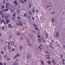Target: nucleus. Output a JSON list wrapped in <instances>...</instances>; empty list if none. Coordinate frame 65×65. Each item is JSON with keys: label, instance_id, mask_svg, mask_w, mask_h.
<instances>
[{"label": "nucleus", "instance_id": "1", "mask_svg": "<svg viewBox=\"0 0 65 65\" xmlns=\"http://www.w3.org/2000/svg\"><path fill=\"white\" fill-rule=\"evenodd\" d=\"M10 9L12 10H15V8L13 6H11L10 4L9 5Z\"/></svg>", "mask_w": 65, "mask_h": 65}, {"label": "nucleus", "instance_id": "2", "mask_svg": "<svg viewBox=\"0 0 65 65\" xmlns=\"http://www.w3.org/2000/svg\"><path fill=\"white\" fill-rule=\"evenodd\" d=\"M59 35V33L58 31H56V37H58Z\"/></svg>", "mask_w": 65, "mask_h": 65}, {"label": "nucleus", "instance_id": "3", "mask_svg": "<svg viewBox=\"0 0 65 65\" xmlns=\"http://www.w3.org/2000/svg\"><path fill=\"white\" fill-rule=\"evenodd\" d=\"M7 19H8V15H6L5 16V19L6 20H7Z\"/></svg>", "mask_w": 65, "mask_h": 65}, {"label": "nucleus", "instance_id": "4", "mask_svg": "<svg viewBox=\"0 0 65 65\" xmlns=\"http://www.w3.org/2000/svg\"><path fill=\"white\" fill-rule=\"evenodd\" d=\"M17 0H16V1H14L13 2V3H15V6H17Z\"/></svg>", "mask_w": 65, "mask_h": 65}, {"label": "nucleus", "instance_id": "5", "mask_svg": "<svg viewBox=\"0 0 65 65\" xmlns=\"http://www.w3.org/2000/svg\"><path fill=\"white\" fill-rule=\"evenodd\" d=\"M21 23V22H17V24L19 26L20 25V24Z\"/></svg>", "mask_w": 65, "mask_h": 65}, {"label": "nucleus", "instance_id": "6", "mask_svg": "<svg viewBox=\"0 0 65 65\" xmlns=\"http://www.w3.org/2000/svg\"><path fill=\"white\" fill-rule=\"evenodd\" d=\"M19 1L21 2V3H22V4H23V3H24L25 2H23V1L22 0H19Z\"/></svg>", "mask_w": 65, "mask_h": 65}, {"label": "nucleus", "instance_id": "7", "mask_svg": "<svg viewBox=\"0 0 65 65\" xmlns=\"http://www.w3.org/2000/svg\"><path fill=\"white\" fill-rule=\"evenodd\" d=\"M30 56V55L29 54H28L27 57V59H28V60H30V58H29V57Z\"/></svg>", "mask_w": 65, "mask_h": 65}, {"label": "nucleus", "instance_id": "8", "mask_svg": "<svg viewBox=\"0 0 65 65\" xmlns=\"http://www.w3.org/2000/svg\"><path fill=\"white\" fill-rule=\"evenodd\" d=\"M41 62L42 65H44V62L43 61L41 60Z\"/></svg>", "mask_w": 65, "mask_h": 65}, {"label": "nucleus", "instance_id": "9", "mask_svg": "<svg viewBox=\"0 0 65 65\" xmlns=\"http://www.w3.org/2000/svg\"><path fill=\"white\" fill-rule=\"evenodd\" d=\"M46 58H47V59H50V56H49L48 55H47L46 56Z\"/></svg>", "mask_w": 65, "mask_h": 65}, {"label": "nucleus", "instance_id": "10", "mask_svg": "<svg viewBox=\"0 0 65 65\" xmlns=\"http://www.w3.org/2000/svg\"><path fill=\"white\" fill-rule=\"evenodd\" d=\"M17 12L19 14V13H20V11L18 9L17 10Z\"/></svg>", "mask_w": 65, "mask_h": 65}, {"label": "nucleus", "instance_id": "11", "mask_svg": "<svg viewBox=\"0 0 65 65\" xmlns=\"http://www.w3.org/2000/svg\"><path fill=\"white\" fill-rule=\"evenodd\" d=\"M6 23H9V22L10 21H9V19H7L6 20Z\"/></svg>", "mask_w": 65, "mask_h": 65}, {"label": "nucleus", "instance_id": "12", "mask_svg": "<svg viewBox=\"0 0 65 65\" xmlns=\"http://www.w3.org/2000/svg\"><path fill=\"white\" fill-rule=\"evenodd\" d=\"M48 5L49 7H51V6H52L53 4H52V3H50L48 4Z\"/></svg>", "mask_w": 65, "mask_h": 65}, {"label": "nucleus", "instance_id": "13", "mask_svg": "<svg viewBox=\"0 0 65 65\" xmlns=\"http://www.w3.org/2000/svg\"><path fill=\"white\" fill-rule=\"evenodd\" d=\"M47 62L49 64H51V62L50 61H47Z\"/></svg>", "mask_w": 65, "mask_h": 65}, {"label": "nucleus", "instance_id": "14", "mask_svg": "<svg viewBox=\"0 0 65 65\" xmlns=\"http://www.w3.org/2000/svg\"><path fill=\"white\" fill-rule=\"evenodd\" d=\"M49 46L50 47H53V46H52V45L51 44H49Z\"/></svg>", "mask_w": 65, "mask_h": 65}, {"label": "nucleus", "instance_id": "15", "mask_svg": "<svg viewBox=\"0 0 65 65\" xmlns=\"http://www.w3.org/2000/svg\"><path fill=\"white\" fill-rule=\"evenodd\" d=\"M19 62V60L18 59H17L16 60L15 62Z\"/></svg>", "mask_w": 65, "mask_h": 65}, {"label": "nucleus", "instance_id": "16", "mask_svg": "<svg viewBox=\"0 0 65 65\" xmlns=\"http://www.w3.org/2000/svg\"><path fill=\"white\" fill-rule=\"evenodd\" d=\"M56 43L57 45H60V44L58 42L57 43V42H56Z\"/></svg>", "mask_w": 65, "mask_h": 65}, {"label": "nucleus", "instance_id": "17", "mask_svg": "<svg viewBox=\"0 0 65 65\" xmlns=\"http://www.w3.org/2000/svg\"><path fill=\"white\" fill-rule=\"evenodd\" d=\"M13 65H18V64L17 63H14Z\"/></svg>", "mask_w": 65, "mask_h": 65}, {"label": "nucleus", "instance_id": "18", "mask_svg": "<svg viewBox=\"0 0 65 65\" xmlns=\"http://www.w3.org/2000/svg\"><path fill=\"white\" fill-rule=\"evenodd\" d=\"M33 35L32 34H31L30 36V38H31V37H33Z\"/></svg>", "mask_w": 65, "mask_h": 65}, {"label": "nucleus", "instance_id": "19", "mask_svg": "<svg viewBox=\"0 0 65 65\" xmlns=\"http://www.w3.org/2000/svg\"><path fill=\"white\" fill-rule=\"evenodd\" d=\"M5 2V0H3L2 2V3H3V4H4V3Z\"/></svg>", "mask_w": 65, "mask_h": 65}, {"label": "nucleus", "instance_id": "20", "mask_svg": "<svg viewBox=\"0 0 65 65\" xmlns=\"http://www.w3.org/2000/svg\"><path fill=\"white\" fill-rule=\"evenodd\" d=\"M8 11V9H5V11Z\"/></svg>", "mask_w": 65, "mask_h": 65}, {"label": "nucleus", "instance_id": "21", "mask_svg": "<svg viewBox=\"0 0 65 65\" xmlns=\"http://www.w3.org/2000/svg\"><path fill=\"white\" fill-rule=\"evenodd\" d=\"M41 41H42V39H40L39 40V42H40Z\"/></svg>", "mask_w": 65, "mask_h": 65}, {"label": "nucleus", "instance_id": "22", "mask_svg": "<svg viewBox=\"0 0 65 65\" xmlns=\"http://www.w3.org/2000/svg\"><path fill=\"white\" fill-rule=\"evenodd\" d=\"M2 23L3 22H4L5 21H4V19H2Z\"/></svg>", "mask_w": 65, "mask_h": 65}, {"label": "nucleus", "instance_id": "23", "mask_svg": "<svg viewBox=\"0 0 65 65\" xmlns=\"http://www.w3.org/2000/svg\"><path fill=\"white\" fill-rule=\"evenodd\" d=\"M29 13L30 15H32V14H31V11H29Z\"/></svg>", "mask_w": 65, "mask_h": 65}, {"label": "nucleus", "instance_id": "24", "mask_svg": "<svg viewBox=\"0 0 65 65\" xmlns=\"http://www.w3.org/2000/svg\"><path fill=\"white\" fill-rule=\"evenodd\" d=\"M52 22H55V19H52Z\"/></svg>", "mask_w": 65, "mask_h": 65}, {"label": "nucleus", "instance_id": "25", "mask_svg": "<svg viewBox=\"0 0 65 65\" xmlns=\"http://www.w3.org/2000/svg\"><path fill=\"white\" fill-rule=\"evenodd\" d=\"M9 4H9V3H7L6 5V6H8L9 5Z\"/></svg>", "mask_w": 65, "mask_h": 65}, {"label": "nucleus", "instance_id": "26", "mask_svg": "<svg viewBox=\"0 0 65 65\" xmlns=\"http://www.w3.org/2000/svg\"><path fill=\"white\" fill-rule=\"evenodd\" d=\"M51 62H52V63H55V61H54V60H52Z\"/></svg>", "mask_w": 65, "mask_h": 65}, {"label": "nucleus", "instance_id": "27", "mask_svg": "<svg viewBox=\"0 0 65 65\" xmlns=\"http://www.w3.org/2000/svg\"><path fill=\"white\" fill-rule=\"evenodd\" d=\"M24 17H26L27 16V14L26 13H25L24 14Z\"/></svg>", "mask_w": 65, "mask_h": 65}, {"label": "nucleus", "instance_id": "28", "mask_svg": "<svg viewBox=\"0 0 65 65\" xmlns=\"http://www.w3.org/2000/svg\"><path fill=\"white\" fill-rule=\"evenodd\" d=\"M49 7L50 6H49L48 5H47L46 6V7H47V8H48V7Z\"/></svg>", "mask_w": 65, "mask_h": 65}, {"label": "nucleus", "instance_id": "29", "mask_svg": "<svg viewBox=\"0 0 65 65\" xmlns=\"http://www.w3.org/2000/svg\"><path fill=\"white\" fill-rule=\"evenodd\" d=\"M0 14L1 15H2V11H0Z\"/></svg>", "mask_w": 65, "mask_h": 65}, {"label": "nucleus", "instance_id": "30", "mask_svg": "<svg viewBox=\"0 0 65 65\" xmlns=\"http://www.w3.org/2000/svg\"><path fill=\"white\" fill-rule=\"evenodd\" d=\"M2 9L4 8V6L3 5H2Z\"/></svg>", "mask_w": 65, "mask_h": 65}, {"label": "nucleus", "instance_id": "31", "mask_svg": "<svg viewBox=\"0 0 65 65\" xmlns=\"http://www.w3.org/2000/svg\"><path fill=\"white\" fill-rule=\"evenodd\" d=\"M11 44H14V42L13 41H12L11 42Z\"/></svg>", "mask_w": 65, "mask_h": 65}, {"label": "nucleus", "instance_id": "32", "mask_svg": "<svg viewBox=\"0 0 65 65\" xmlns=\"http://www.w3.org/2000/svg\"><path fill=\"white\" fill-rule=\"evenodd\" d=\"M36 28H35V29L36 30H38V28H37V27H35Z\"/></svg>", "mask_w": 65, "mask_h": 65}, {"label": "nucleus", "instance_id": "33", "mask_svg": "<svg viewBox=\"0 0 65 65\" xmlns=\"http://www.w3.org/2000/svg\"><path fill=\"white\" fill-rule=\"evenodd\" d=\"M6 8H7V9H8L9 8V7L8 6H6Z\"/></svg>", "mask_w": 65, "mask_h": 65}, {"label": "nucleus", "instance_id": "34", "mask_svg": "<svg viewBox=\"0 0 65 65\" xmlns=\"http://www.w3.org/2000/svg\"><path fill=\"white\" fill-rule=\"evenodd\" d=\"M38 47H39V48H40V50H42V48H41V47L39 46Z\"/></svg>", "mask_w": 65, "mask_h": 65}, {"label": "nucleus", "instance_id": "35", "mask_svg": "<svg viewBox=\"0 0 65 65\" xmlns=\"http://www.w3.org/2000/svg\"><path fill=\"white\" fill-rule=\"evenodd\" d=\"M29 46H32V45H31V44H30V43H29V44H28Z\"/></svg>", "mask_w": 65, "mask_h": 65}, {"label": "nucleus", "instance_id": "36", "mask_svg": "<svg viewBox=\"0 0 65 65\" xmlns=\"http://www.w3.org/2000/svg\"><path fill=\"white\" fill-rule=\"evenodd\" d=\"M45 53H46V54H49V53L47 52V51H46L45 52Z\"/></svg>", "mask_w": 65, "mask_h": 65}, {"label": "nucleus", "instance_id": "37", "mask_svg": "<svg viewBox=\"0 0 65 65\" xmlns=\"http://www.w3.org/2000/svg\"><path fill=\"white\" fill-rule=\"evenodd\" d=\"M7 57V55H6L5 57L4 58H6Z\"/></svg>", "mask_w": 65, "mask_h": 65}, {"label": "nucleus", "instance_id": "38", "mask_svg": "<svg viewBox=\"0 0 65 65\" xmlns=\"http://www.w3.org/2000/svg\"><path fill=\"white\" fill-rule=\"evenodd\" d=\"M20 34L19 33V32H17V35H20Z\"/></svg>", "mask_w": 65, "mask_h": 65}, {"label": "nucleus", "instance_id": "39", "mask_svg": "<svg viewBox=\"0 0 65 65\" xmlns=\"http://www.w3.org/2000/svg\"><path fill=\"white\" fill-rule=\"evenodd\" d=\"M5 9H3L2 10V11H5Z\"/></svg>", "mask_w": 65, "mask_h": 65}, {"label": "nucleus", "instance_id": "40", "mask_svg": "<svg viewBox=\"0 0 65 65\" xmlns=\"http://www.w3.org/2000/svg\"><path fill=\"white\" fill-rule=\"evenodd\" d=\"M33 25L34 27H36V25H35V24H34Z\"/></svg>", "mask_w": 65, "mask_h": 65}, {"label": "nucleus", "instance_id": "41", "mask_svg": "<svg viewBox=\"0 0 65 65\" xmlns=\"http://www.w3.org/2000/svg\"><path fill=\"white\" fill-rule=\"evenodd\" d=\"M32 19L33 21H34V18L33 17H32Z\"/></svg>", "mask_w": 65, "mask_h": 65}, {"label": "nucleus", "instance_id": "42", "mask_svg": "<svg viewBox=\"0 0 65 65\" xmlns=\"http://www.w3.org/2000/svg\"><path fill=\"white\" fill-rule=\"evenodd\" d=\"M27 41H28V44H30V42H29V40H27Z\"/></svg>", "mask_w": 65, "mask_h": 65}, {"label": "nucleus", "instance_id": "43", "mask_svg": "<svg viewBox=\"0 0 65 65\" xmlns=\"http://www.w3.org/2000/svg\"><path fill=\"white\" fill-rule=\"evenodd\" d=\"M61 58L62 59L63 58V55H62V54H61Z\"/></svg>", "mask_w": 65, "mask_h": 65}, {"label": "nucleus", "instance_id": "44", "mask_svg": "<svg viewBox=\"0 0 65 65\" xmlns=\"http://www.w3.org/2000/svg\"><path fill=\"white\" fill-rule=\"evenodd\" d=\"M23 37H21V40H23Z\"/></svg>", "mask_w": 65, "mask_h": 65}, {"label": "nucleus", "instance_id": "45", "mask_svg": "<svg viewBox=\"0 0 65 65\" xmlns=\"http://www.w3.org/2000/svg\"><path fill=\"white\" fill-rule=\"evenodd\" d=\"M12 20H14V18L13 17H12Z\"/></svg>", "mask_w": 65, "mask_h": 65}, {"label": "nucleus", "instance_id": "46", "mask_svg": "<svg viewBox=\"0 0 65 65\" xmlns=\"http://www.w3.org/2000/svg\"><path fill=\"white\" fill-rule=\"evenodd\" d=\"M20 49H21H21H22V46H20Z\"/></svg>", "mask_w": 65, "mask_h": 65}, {"label": "nucleus", "instance_id": "47", "mask_svg": "<svg viewBox=\"0 0 65 65\" xmlns=\"http://www.w3.org/2000/svg\"><path fill=\"white\" fill-rule=\"evenodd\" d=\"M51 9H52V8H50L49 9V10H51Z\"/></svg>", "mask_w": 65, "mask_h": 65}, {"label": "nucleus", "instance_id": "48", "mask_svg": "<svg viewBox=\"0 0 65 65\" xmlns=\"http://www.w3.org/2000/svg\"><path fill=\"white\" fill-rule=\"evenodd\" d=\"M2 28L3 30H4V27H2Z\"/></svg>", "mask_w": 65, "mask_h": 65}, {"label": "nucleus", "instance_id": "49", "mask_svg": "<svg viewBox=\"0 0 65 65\" xmlns=\"http://www.w3.org/2000/svg\"><path fill=\"white\" fill-rule=\"evenodd\" d=\"M23 25V24L22 23L21 24H20V26H22V25Z\"/></svg>", "mask_w": 65, "mask_h": 65}, {"label": "nucleus", "instance_id": "50", "mask_svg": "<svg viewBox=\"0 0 65 65\" xmlns=\"http://www.w3.org/2000/svg\"><path fill=\"white\" fill-rule=\"evenodd\" d=\"M38 37L39 38H40V35H39L38 36Z\"/></svg>", "mask_w": 65, "mask_h": 65}, {"label": "nucleus", "instance_id": "51", "mask_svg": "<svg viewBox=\"0 0 65 65\" xmlns=\"http://www.w3.org/2000/svg\"><path fill=\"white\" fill-rule=\"evenodd\" d=\"M38 9H37L36 11V13H37V12H38Z\"/></svg>", "mask_w": 65, "mask_h": 65}, {"label": "nucleus", "instance_id": "52", "mask_svg": "<svg viewBox=\"0 0 65 65\" xmlns=\"http://www.w3.org/2000/svg\"><path fill=\"white\" fill-rule=\"evenodd\" d=\"M15 50L13 48L12 50V51H14Z\"/></svg>", "mask_w": 65, "mask_h": 65}, {"label": "nucleus", "instance_id": "53", "mask_svg": "<svg viewBox=\"0 0 65 65\" xmlns=\"http://www.w3.org/2000/svg\"><path fill=\"white\" fill-rule=\"evenodd\" d=\"M54 13H55V12H53L51 14H54Z\"/></svg>", "mask_w": 65, "mask_h": 65}, {"label": "nucleus", "instance_id": "54", "mask_svg": "<svg viewBox=\"0 0 65 65\" xmlns=\"http://www.w3.org/2000/svg\"><path fill=\"white\" fill-rule=\"evenodd\" d=\"M11 48V47H10L9 48H8V50H9V49H10Z\"/></svg>", "mask_w": 65, "mask_h": 65}, {"label": "nucleus", "instance_id": "55", "mask_svg": "<svg viewBox=\"0 0 65 65\" xmlns=\"http://www.w3.org/2000/svg\"><path fill=\"white\" fill-rule=\"evenodd\" d=\"M3 15H4L3 14L2 15V17L3 18H4V16H3Z\"/></svg>", "mask_w": 65, "mask_h": 65}, {"label": "nucleus", "instance_id": "56", "mask_svg": "<svg viewBox=\"0 0 65 65\" xmlns=\"http://www.w3.org/2000/svg\"><path fill=\"white\" fill-rule=\"evenodd\" d=\"M13 17H15V14H13Z\"/></svg>", "mask_w": 65, "mask_h": 65}, {"label": "nucleus", "instance_id": "57", "mask_svg": "<svg viewBox=\"0 0 65 65\" xmlns=\"http://www.w3.org/2000/svg\"><path fill=\"white\" fill-rule=\"evenodd\" d=\"M46 36L47 37H48V35H47V34H46Z\"/></svg>", "mask_w": 65, "mask_h": 65}, {"label": "nucleus", "instance_id": "58", "mask_svg": "<svg viewBox=\"0 0 65 65\" xmlns=\"http://www.w3.org/2000/svg\"><path fill=\"white\" fill-rule=\"evenodd\" d=\"M0 65H3L2 63L1 62L0 63Z\"/></svg>", "mask_w": 65, "mask_h": 65}, {"label": "nucleus", "instance_id": "59", "mask_svg": "<svg viewBox=\"0 0 65 65\" xmlns=\"http://www.w3.org/2000/svg\"><path fill=\"white\" fill-rule=\"evenodd\" d=\"M16 58V57L15 56L14 57L13 59H15Z\"/></svg>", "mask_w": 65, "mask_h": 65}, {"label": "nucleus", "instance_id": "60", "mask_svg": "<svg viewBox=\"0 0 65 65\" xmlns=\"http://www.w3.org/2000/svg\"><path fill=\"white\" fill-rule=\"evenodd\" d=\"M1 53H2V54H4V53H3V51L1 52Z\"/></svg>", "mask_w": 65, "mask_h": 65}, {"label": "nucleus", "instance_id": "61", "mask_svg": "<svg viewBox=\"0 0 65 65\" xmlns=\"http://www.w3.org/2000/svg\"><path fill=\"white\" fill-rule=\"evenodd\" d=\"M10 58H7V60H10Z\"/></svg>", "mask_w": 65, "mask_h": 65}, {"label": "nucleus", "instance_id": "62", "mask_svg": "<svg viewBox=\"0 0 65 65\" xmlns=\"http://www.w3.org/2000/svg\"><path fill=\"white\" fill-rule=\"evenodd\" d=\"M10 24H9L8 25V27H9V26H10Z\"/></svg>", "mask_w": 65, "mask_h": 65}, {"label": "nucleus", "instance_id": "63", "mask_svg": "<svg viewBox=\"0 0 65 65\" xmlns=\"http://www.w3.org/2000/svg\"><path fill=\"white\" fill-rule=\"evenodd\" d=\"M4 23L5 25V24H6V22H4Z\"/></svg>", "mask_w": 65, "mask_h": 65}, {"label": "nucleus", "instance_id": "64", "mask_svg": "<svg viewBox=\"0 0 65 65\" xmlns=\"http://www.w3.org/2000/svg\"><path fill=\"white\" fill-rule=\"evenodd\" d=\"M40 46H42V44H40Z\"/></svg>", "mask_w": 65, "mask_h": 65}]
</instances>
